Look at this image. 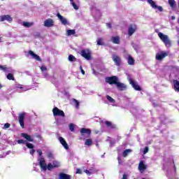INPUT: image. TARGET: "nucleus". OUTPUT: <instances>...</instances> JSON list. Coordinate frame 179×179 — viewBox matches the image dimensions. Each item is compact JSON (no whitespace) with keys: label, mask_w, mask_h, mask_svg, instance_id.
Segmentation results:
<instances>
[{"label":"nucleus","mask_w":179,"mask_h":179,"mask_svg":"<svg viewBox=\"0 0 179 179\" xmlns=\"http://www.w3.org/2000/svg\"><path fill=\"white\" fill-rule=\"evenodd\" d=\"M113 85H114L115 87L120 92H124V90H127L128 87L127 85L120 82V79L115 76H113Z\"/></svg>","instance_id":"obj_1"},{"label":"nucleus","mask_w":179,"mask_h":179,"mask_svg":"<svg viewBox=\"0 0 179 179\" xmlns=\"http://www.w3.org/2000/svg\"><path fill=\"white\" fill-rule=\"evenodd\" d=\"M158 37L164 43L165 47H167L168 48L171 47V41L169 38V36L165 35L162 32H159L158 33Z\"/></svg>","instance_id":"obj_2"},{"label":"nucleus","mask_w":179,"mask_h":179,"mask_svg":"<svg viewBox=\"0 0 179 179\" xmlns=\"http://www.w3.org/2000/svg\"><path fill=\"white\" fill-rule=\"evenodd\" d=\"M81 56H83V58H85L87 61H90L92 59V53H90V50H81Z\"/></svg>","instance_id":"obj_3"},{"label":"nucleus","mask_w":179,"mask_h":179,"mask_svg":"<svg viewBox=\"0 0 179 179\" xmlns=\"http://www.w3.org/2000/svg\"><path fill=\"white\" fill-rule=\"evenodd\" d=\"M52 113L54 117H65V113H64V110H61L57 107H55L52 109Z\"/></svg>","instance_id":"obj_4"},{"label":"nucleus","mask_w":179,"mask_h":179,"mask_svg":"<svg viewBox=\"0 0 179 179\" xmlns=\"http://www.w3.org/2000/svg\"><path fill=\"white\" fill-rule=\"evenodd\" d=\"M169 55V53L167 52L162 51L159 53H157L155 56V59L157 61H162L163 58H166Z\"/></svg>","instance_id":"obj_5"},{"label":"nucleus","mask_w":179,"mask_h":179,"mask_svg":"<svg viewBox=\"0 0 179 179\" xmlns=\"http://www.w3.org/2000/svg\"><path fill=\"white\" fill-rule=\"evenodd\" d=\"M6 20L8 23L13 22V18L10 15H3L0 17V22H5Z\"/></svg>","instance_id":"obj_6"},{"label":"nucleus","mask_w":179,"mask_h":179,"mask_svg":"<svg viewBox=\"0 0 179 179\" xmlns=\"http://www.w3.org/2000/svg\"><path fill=\"white\" fill-rule=\"evenodd\" d=\"M24 117H26L25 113H20L18 117V121L22 128H24Z\"/></svg>","instance_id":"obj_7"},{"label":"nucleus","mask_w":179,"mask_h":179,"mask_svg":"<svg viewBox=\"0 0 179 179\" xmlns=\"http://www.w3.org/2000/svg\"><path fill=\"white\" fill-rule=\"evenodd\" d=\"M39 166L43 171H47V164H45V159H44V157L40 158Z\"/></svg>","instance_id":"obj_8"},{"label":"nucleus","mask_w":179,"mask_h":179,"mask_svg":"<svg viewBox=\"0 0 179 179\" xmlns=\"http://www.w3.org/2000/svg\"><path fill=\"white\" fill-rule=\"evenodd\" d=\"M136 24H130L128 29V34L129 36H132L135 31H136Z\"/></svg>","instance_id":"obj_9"},{"label":"nucleus","mask_w":179,"mask_h":179,"mask_svg":"<svg viewBox=\"0 0 179 179\" xmlns=\"http://www.w3.org/2000/svg\"><path fill=\"white\" fill-rule=\"evenodd\" d=\"M129 83H130V85H131L132 87H134V89L135 90H138V92H141L142 90V88H141V86H139V85L136 84V83H135V81H134V80L130 79Z\"/></svg>","instance_id":"obj_10"},{"label":"nucleus","mask_w":179,"mask_h":179,"mask_svg":"<svg viewBox=\"0 0 179 179\" xmlns=\"http://www.w3.org/2000/svg\"><path fill=\"white\" fill-rule=\"evenodd\" d=\"M45 27H52L54 26V20L51 18L47 19L44 22Z\"/></svg>","instance_id":"obj_11"},{"label":"nucleus","mask_w":179,"mask_h":179,"mask_svg":"<svg viewBox=\"0 0 179 179\" xmlns=\"http://www.w3.org/2000/svg\"><path fill=\"white\" fill-rule=\"evenodd\" d=\"M113 62L116 66H121V58L117 55H113Z\"/></svg>","instance_id":"obj_12"},{"label":"nucleus","mask_w":179,"mask_h":179,"mask_svg":"<svg viewBox=\"0 0 179 179\" xmlns=\"http://www.w3.org/2000/svg\"><path fill=\"white\" fill-rule=\"evenodd\" d=\"M59 141L61 145H62V146H64V149H66V150H68V149H69V145H68L66 141H65V139L64 138L59 137Z\"/></svg>","instance_id":"obj_13"},{"label":"nucleus","mask_w":179,"mask_h":179,"mask_svg":"<svg viewBox=\"0 0 179 179\" xmlns=\"http://www.w3.org/2000/svg\"><path fill=\"white\" fill-rule=\"evenodd\" d=\"M57 16L58 19H59L60 22H62V24H64V26L68 24V20L66 18H64L59 13H57Z\"/></svg>","instance_id":"obj_14"},{"label":"nucleus","mask_w":179,"mask_h":179,"mask_svg":"<svg viewBox=\"0 0 179 179\" xmlns=\"http://www.w3.org/2000/svg\"><path fill=\"white\" fill-rule=\"evenodd\" d=\"M80 134L82 135V136H85V134H86L88 136L92 135V130H90V129H87V128H82L80 129Z\"/></svg>","instance_id":"obj_15"},{"label":"nucleus","mask_w":179,"mask_h":179,"mask_svg":"<svg viewBox=\"0 0 179 179\" xmlns=\"http://www.w3.org/2000/svg\"><path fill=\"white\" fill-rule=\"evenodd\" d=\"M148 169V166L145 164L143 161H141L138 164V170L139 171H145Z\"/></svg>","instance_id":"obj_16"},{"label":"nucleus","mask_w":179,"mask_h":179,"mask_svg":"<svg viewBox=\"0 0 179 179\" xmlns=\"http://www.w3.org/2000/svg\"><path fill=\"white\" fill-rule=\"evenodd\" d=\"M29 55L33 57V58H34V59H36V61H39V62H41V57H40V56H38V55L35 54L34 52L29 50Z\"/></svg>","instance_id":"obj_17"},{"label":"nucleus","mask_w":179,"mask_h":179,"mask_svg":"<svg viewBox=\"0 0 179 179\" xmlns=\"http://www.w3.org/2000/svg\"><path fill=\"white\" fill-rule=\"evenodd\" d=\"M21 136H22V138H24V139H27V141H28V142H33V141H34L33 138H31V136L27 134L22 133Z\"/></svg>","instance_id":"obj_18"},{"label":"nucleus","mask_w":179,"mask_h":179,"mask_svg":"<svg viewBox=\"0 0 179 179\" xmlns=\"http://www.w3.org/2000/svg\"><path fill=\"white\" fill-rule=\"evenodd\" d=\"M59 179H71V176L64 173H60L59 175Z\"/></svg>","instance_id":"obj_19"},{"label":"nucleus","mask_w":179,"mask_h":179,"mask_svg":"<svg viewBox=\"0 0 179 179\" xmlns=\"http://www.w3.org/2000/svg\"><path fill=\"white\" fill-rule=\"evenodd\" d=\"M173 87H174V90L175 92H177L179 93V81L177 80H173Z\"/></svg>","instance_id":"obj_20"},{"label":"nucleus","mask_w":179,"mask_h":179,"mask_svg":"<svg viewBox=\"0 0 179 179\" xmlns=\"http://www.w3.org/2000/svg\"><path fill=\"white\" fill-rule=\"evenodd\" d=\"M0 71H3V72H10V69L6 65H0Z\"/></svg>","instance_id":"obj_21"},{"label":"nucleus","mask_w":179,"mask_h":179,"mask_svg":"<svg viewBox=\"0 0 179 179\" xmlns=\"http://www.w3.org/2000/svg\"><path fill=\"white\" fill-rule=\"evenodd\" d=\"M127 62L129 65H134L135 64V59H134V57H132V56L129 55Z\"/></svg>","instance_id":"obj_22"},{"label":"nucleus","mask_w":179,"mask_h":179,"mask_svg":"<svg viewBox=\"0 0 179 179\" xmlns=\"http://www.w3.org/2000/svg\"><path fill=\"white\" fill-rule=\"evenodd\" d=\"M147 2L154 9H157V5L153 0H147Z\"/></svg>","instance_id":"obj_23"},{"label":"nucleus","mask_w":179,"mask_h":179,"mask_svg":"<svg viewBox=\"0 0 179 179\" xmlns=\"http://www.w3.org/2000/svg\"><path fill=\"white\" fill-rule=\"evenodd\" d=\"M113 44H120L121 43L120 36H113Z\"/></svg>","instance_id":"obj_24"},{"label":"nucleus","mask_w":179,"mask_h":179,"mask_svg":"<svg viewBox=\"0 0 179 179\" xmlns=\"http://www.w3.org/2000/svg\"><path fill=\"white\" fill-rule=\"evenodd\" d=\"M169 6L171 8H174L177 6V3H176V0H169L168 1Z\"/></svg>","instance_id":"obj_25"},{"label":"nucleus","mask_w":179,"mask_h":179,"mask_svg":"<svg viewBox=\"0 0 179 179\" xmlns=\"http://www.w3.org/2000/svg\"><path fill=\"white\" fill-rule=\"evenodd\" d=\"M85 145L86 146H92L93 145V140L92 138H88L85 140Z\"/></svg>","instance_id":"obj_26"},{"label":"nucleus","mask_w":179,"mask_h":179,"mask_svg":"<svg viewBox=\"0 0 179 179\" xmlns=\"http://www.w3.org/2000/svg\"><path fill=\"white\" fill-rule=\"evenodd\" d=\"M66 34L67 36H73V34H76V31L75 29H68Z\"/></svg>","instance_id":"obj_27"},{"label":"nucleus","mask_w":179,"mask_h":179,"mask_svg":"<svg viewBox=\"0 0 179 179\" xmlns=\"http://www.w3.org/2000/svg\"><path fill=\"white\" fill-rule=\"evenodd\" d=\"M132 152V150L131 149H127L122 152L123 157H127L128 156V154L131 153Z\"/></svg>","instance_id":"obj_28"},{"label":"nucleus","mask_w":179,"mask_h":179,"mask_svg":"<svg viewBox=\"0 0 179 179\" xmlns=\"http://www.w3.org/2000/svg\"><path fill=\"white\" fill-rule=\"evenodd\" d=\"M52 165L53 166V167L55 169H58V167L61 166V164H59V162H58V161H53Z\"/></svg>","instance_id":"obj_29"},{"label":"nucleus","mask_w":179,"mask_h":179,"mask_svg":"<svg viewBox=\"0 0 179 179\" xmlns=\"http://www.w3.org/2000/svg\"><path fill=\"white\" fill-rule=\"evenodd\" d=\"M69 61H70L71 62H76V57H75V56H73V55H69Z\"/></svg>","instance_id":"obj_30"},{"label":"nucleus","mask_w":179,"mask_h":179,"mask_svg":"<svg viewBox=\"0 0 179 179\" xmlns=\"http://www.w3.org/2000/svg\"><path fill=\"white\" fill-rule=\"evenodd\" d=\"M7 79H8V80H15V76H13V73H9L7 76H6Z\"/></svg>","instance_id":"obj_31"},{"label":"nucleus","mask_w":179,"mask_h":179,"mask_svg":"<svg viewBox=\"0 0 179 179\" xmlns=\"http://www.w3.org/2000/svg\"><path fill=\"white\" fill-rule=\"evenodd\" d=\"M106 81L107 83H109V85H113V76L107 77L106 78Z\"/></svg>","instance_id":"obj_32"},{"label":"nucleus","mask_w":179,"mask_h":179,"mask_svg":"<svg viewBox=\"0 0 179 179\" xmlns=\"http://www.w3.org/2000/svg\"><path fill=\"white\" fill-rule=\"evenodd\" d=\"M73 102L76 106V108H79V101L75 99H73Z\"/></svg>","instance_id":"obj_33"},{"label":"nucleus","mask_w":179,"mask_h":179,"mask_svg":"<svg viewBox=\"0 0 179 179\" xmlns=\"http://www.w3.org/2000/svg\"><path fill=\"white\" fill-rule=\"evenodd\" d=\"M97 45H103V38H99L96 41Z\"/></svg>","instance_id":"obj_34"},{"label":"nucleus","mask_w":179,"mask_h":179,"mask_svg":"<svg viewBox=\"0 0 179 179\" xmlns=\"http://www.w3.org/2000/svg\"><path fill=\"white\" fill-rule=\"evenodd\" d=\"M69 129L70 131H71V132H74L75 131V124H69Z\"/></svg>","instance_id":"obj_35"},{"label":"nucleus","mask_w":179,"mask_h":179,"mask_svg":"<svg viewBox=\"0 0 179 179\" xmlns=\"http://www.w3.org/2000/svg\"><path fill=\"white\" fill-rule=\"evenodd\" d=\"M52 169H55L54 168V166L51 164V163H49L48 165H47V169L49 171H51V170H52Z\"/></svg>","instance_id":"obj_36"},{"label":"nucleus","mask_w":179,"mask_h":179,"mask_svg":"<svg viewBox=\"0 0 179 179\" xmlns=\"http://www.w3.org/2000/svg\"><path fill=\"white\" fill-rule=\"evenodd\" d=\"M23 26H24V27H31V23L27 22H24Z\"/></svg>","instance_id":"obj_37"},{"label":"nucleus","mask_w":179,"mask_h":179,"mask_svg":"<svg viewBox=\"0 0 179 179\" xmlns=\"http://www.w3.org/2000/svg\"><path fill=\"white\" fill-rule=\"evenodd\" d=\"M71 5L73 6V8L76 10H78L79 9V6L78 5H76V3H75V2L71 3Z\"/></svg>","instance_id":"obj_38"},{"label":"nucleus","mask_w":179,"mask_h":179,"mask_svg":"<svg viewBox=\"0 0 179 179\" xmlns=\"http://www.w3.org/2000/svg\"><path fill=\"white\" fill-rule=\"evenodd\" d=\"M26 146L28 148V149H33L34 148V145L30 143H27Z\"/></svg>","instance_id":"obj_39"},{"label":"nucleus","mask_w":179,"mask_h":179,"mask_svg":"<svg viewBox=\"0 0 179 179\" xmlns=\"http://www.w3.org/2000/svg\"><path fill=\"white\" fill-rule=\"evenodd\" d=\"M17 143H19V145H22V144H24L26 143V141L23 140V139H19L17 140Z\"/></svg>","instance_id":"obj_40"},{"label":"nucleus","mask_w":179,"mask_h":179,"mask_svg":"<svg viewBox=\"0 0 179 179\" xmlns=\"http://www.w3.org/2000/svg\"><path fill=\"white\" fill-rule=\"evenodd\" d=\"M84 173H85L87 176H92V171H90V170L85 169L84 170Z\"/></svg>","instance_id":"obj_41"},{"label":"nucleus","mask_w":179,"mask_h":179,"mask_svg":"<svg viewBox=\"0 0 179 179\" xmlns=\"http://www.w3.org/2000/svg\"><path fill=\"white\" fill-rule=\"evenodd\" d=\"M8 128H10V124L9 123H6L3 126L4 129H8Z\"/></svg>","instance_id":"obj_42"},{"label":"nucleus","mask_w":179,"mask_h":179,"mask_svg":"<svg viewBox=\"0 0 179 179\" xmlns=\"http://www.w3.org/2000/svg\"><path fill=\"white\" fill-rule=\"evenodd\" d=\"M41 70L42 71V72H45V71H47V67L45 66H42L41 67Z\"/></svg>","instance_id":"obj_43"},{"label":"nucleus","mask_w":179,"mask_h":179,"mask_svg":"<svg viewBox=\"0 0 179 179\" xmlns=\"http://www.w3.org/2000/svg\"><path fill=\"white\" fill-rule=\"evenodd\" d=\"M107 100H108L110 103H113V98L110 96H106Z\"/></svg>","instance_id":"obj_44"},{"label":"nucleus","mask_w":179,"mask_h":179,"mask_svg":"<svg viewBox=\"0 0 179 179\" xmlns=\"http://www.w3.org/2000/svg\"><path fill=\"white\" fill-rule=\"evenodd\" d=\"M148 152H149V148L148 147H145L144 148V151H143L144 155L148 153Z\"/></svg>","instance_id":"obj_45"},{"label":"nucleus","mask_w":179,"mask_h":179,"mask_svg":"<svg viewBox=\"0 0 179 179\" xmlns=\"http://www.w3.org/2000/svg\"><path fill=\"white\" fill-rule=\"evenodd\" d=\"M37 153H38L39 156H43V151L41 149L38 150Z\"/></svg>","instance_id":"obj_46"},{"label":"nucleus","mask_w":179,"mask_h":179,"mask_svg":"<svg viewBox=\"0 0 179 179\" xmlns=\"http://www.w3.org/2000/svg\"><path fill=\"white\" fill-rule=\"evenodd\" d=\"M76 174H82V169H76Z\"/></svg>","instance_id":"obj_47"},{"label":"nucleus","mask_w":179,"mask_h":179,"mask_svg":"<svg viewBox=\"0 0 179 179\" xmlns=\"http://www.w3.org/2000/svg\"><path fill=\"white\" fill-rule=\"evenodd\" d=\"M157 8L158 10H159V12H163V7L157 6Z\"/></svg>","instance_id":"obj_48"},{"label":"nucleus","mask_w":179,"mask_h":179,"mask_svg":"<svg viewBox=\"0 0 179 179\" xmlns=\"http://www.w3.org/2000/svg\"><path fill=\"white\" fill-rule=\"evenodd\" d=\"M105 124L107 125V127H111V122L106 121Z\"/></svg>","instance_id":"obj_49"},{"label":"nucleus","mask_w":179,"mask_h":179,"mask_svg":"<svg viewBox=\"0 0 179 179\" xmlns=\"http://www.w3.org/2000/svg\"><path fill=\"white\" fill-rule=\"evenodd\" d=\"M80 69L81 71L82 74L85 75V70H83V67H82V66H80Z\"/></svg>","instance_id":"obj_50"},{"label":"nucleus","mask_w":179,"mask_h":179,"mask_svg":"<svg viewBox=\"0 0 179 179\" xmlns=\"http://www.w3.org/2000/svg\"><path fill=\"white\" fill-rule=\"evenodd\" d=\"M48 157L49 159H52V152H49V153L48 154Z\"/></svg>","instance_id":"obj_51"},{"label":"nucleus","mask_w":179,"mask_h":179,"mask_svg":"<svg viewBox=\"0 0 179 179\" xmlns=\"http://www.w3.org/2000/svg\"><path fill=\"white\" fill-rule=\"evenodd\" d=\"M36 152V150L32 149L30 150V155H34V153Z\"/></svg>","instance_id":"obj_52"},{"label":"nucleus","mask_w":179,"mask_h":179,"mask_svg":"<svg viewBox=\"0 0 179 179\" xmlns=\"http://www.w3.org/2000/svg\"><path fill=\"white\" fill-rule=\"evenodd\" d=\"M106 26L108 27V29H111V23H107Z\"/></svg>","instance_id":"obj_53"},{"label":"nucleus","mask_w":179,"mask_h":179,"mask_svg":"<svg viewBox=\"0 0 179 179\" xmlns=\"http://www.w3.org/2000/svg\"><path fill=\"white\" fill-rule=\"evenodd\" d=\"M122 179H128V176H127V174H123Z\"/></svg>","instance_id":"obj_54"},{"label":"nucleus","mask_w":179,"mask_h":179,"mask_svg":"<svg viewBox=\"0 0 179 179\" xmlns=\"http://www.w3.org/2000/svg\"><path fill=\"white\" fill-rule=\"evenodd\" d=\"M171 20H176V17L175 16H171Z\"/></svg>","instance_id":"obj_55"},{"label":"nucleus","mask_w":179,"mask_h":179,"mask_svg":"<svg viewBox=\"0 0 179 179\" xmlns=\"http://www.w3.org/2000/svg\"><path fill=\"white\" fill-rule=\"evenodd\" d=\"M173 168L175 169V170H176V164H174V160H173Z\"/></svg>","instance_id":"obj_56"},{"label":"nucleus","mask_w":179,"mask_h":179,"mask_svg":"<svg viewBox=\"0 0 179 179\" xmlns=\"http://www.w3.org/2000/svg\"><path fill=\"white\" fill-rule=\"evenodd\" d=\"M71 3H73V0H70Z\"/></svg>","instance_id":"obj_57"},{"label":"nucleus","mask_w":179,"mask_h":179,"mask_svg":"<svg viewBox=\"0 0 179 179\" xmlns=\"http://www.w3.org/2000/svg\"><path fill=\"white\" fill-rule=\"evenodd\" d=\"M113 103H115V99H113Z\"/></svg>","instance_id":"obj_58"},{"label":"nucleus","mask_w":179,"mask_h":179,"mask_svg":"<svg viewBox=\"0 0 179 179\" xmlns=\"http://www.w3.org/2000/svg\"><path fill=\"white\" fill-rule=\"evenodd\" d=\"M0 89H2V85L0 84Z\"/></svg>","instance_id":"obj_59"},{"label":"nucleus","mask_w":179,"mask_h":179,"mask_svg":"<svg viewBox=\"0 0 179 179\" xmlns=\"http://www.w3.org/2000/svg\"><path fill=\"white\" fill-rule=\"evenodd\" d=\"M113 129L115 128V126L113 125Z\"/></svg>","instance_id":"obj_60"},{"label":"nucleus","mask_w":179,"mask_h":179,"mask_svg":"<svg viewBox=\"0 0 179 179\" xmlns=\"http://www.w3.org/2000/svg\"><path fill=\"white\" fill-rule=\"evenodd\" d=\"M156 33H157V29L155 30Z\"/></svg>","instance_id":"obj_61"},{"label":"nucleus","mask_w":179,"mask_h":179,"mask_svg":"<svg viewBox=\"0 0 179 179\" xmlns=\"http://www.w3.org/2000/svg\"><path fill=\"white\" fill-rule=\"evenodd\" d=\"M20 89H22V87H20Z\"/></svg>","instance_id":"obj_62"},{"label":"nucleus","mask_w":179,"mask_h":179,"mask_svg":"<svg viewBox=\"0 0 179 179\" xmlns=\"http://www.w3.org/2000/svg\"><path fill=\"white\" fill-rule=\"evenodd\" d=\"M0 136H1V132H0Z\"/></svg>","instance_id":"obj_63"}]
</instances>
